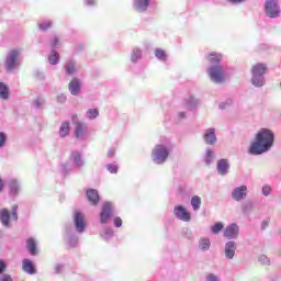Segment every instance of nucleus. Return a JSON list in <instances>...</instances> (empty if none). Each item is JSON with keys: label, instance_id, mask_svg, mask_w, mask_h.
I'll return each instance as SVG.
<instances>
[{"label": "nucleus", "instance_id": "obj_1", "mask_svg": "<svg viewBox=\"0 0 281 281\" xmlns=\"http://www.w3.org/2000/svg\"><path fill=\"white\" fill-rule=\"evenodd\" d=\"M274 139L276 136L273 135V132H271V130L261 128L257 133L255 142L251 143L248 153L250 155H262V153L271 150V146H273Z\"/></svg>", "mask_w": 281, "mask_h": 281}, {"label": "nucleus", "instance_id": "obj_2", "mask_svg": "<svg viewBox=\"0 0 281 281\" xmlns=\"http://www.w3.org/2000/svg\"><path fill=\"white\" fill-rule=\"evenodd\" d=\"M209 76L213 82H216V85H223V82H225L226 75L221 65H215L209 68Z\"/></svg>", "mask_w": 281, "mask_h": 281}, {"label": "nucleus", "instance_id": "obj_3", "mask_svg": "<svg viewBox=\"0 0 281 281\" xmlns=\"http://www.w3.org/2000/svg\"><path fill=\"white\" fill-rule=\"evenodd\" d=\"M168 148L164 145H156L151 151L153 160L156 164H164L168 159Z\"/></svg>", "mask_w": 281, "mask_h": 281}, {"label": "nucleus", "instance_id": "obj_4", "mask_svg": "<svg viewBox=\"0 0 281 281\" xmlns=\"http://www.w3.org/2000/svg\"><path fill=\"white\" fill-rule=\"evenodd\" d=\"M265 8L266 14L270 19H278V16H280V5H278V0H268Z\"/></svg>", "mask_w": 281, "mask_h": 281}, {"label": "nucleus", "instance_id": "obj_5", "mask_svg": "<svg viewBox=\"0 0 281 281\" xmlns=\"http://www.w3.org/2000/svg\"><path fill=\"white\" fill-rule=\"evenodd\" d=\"M173 214L179 218V221H183L184 223H190L192 220V215L188 212V209L183 205H178L173 209Z\"/></svg>", "mask_w": 281, "mask_h": 281}, {"label": "nucleus", "instance_id": "obj_6", "mask_svg": "<svg viewBox=\"0 0 281 281\" xmlns=\"http://www.w3.org/2000/svg\"><path fill=\"white\" fill-rule=\"evenodd\" d=\"M19 58V49H12L10 55H8L4 67L7 71H12L16 67V59Z\"/></svg>", "mask_w": 281, "mask_h": 281}, {"label": "nucleus", "instance_id": "obj_7", "mask_svg": "<svg viewBox=\"0 0 281 281\" xmlns=\"http://www.w3.org/2000/svg\"><path fill=\"white\" fill-rule=\"evenodd\" d=\"M72 123L75 124V137H77V139L79 137H82V135H85V133L87 132V126H85L83 123H80L78 121V114H74L72 115Z\"/></svg>", "mask_w": 281, "mask_h": 281}, {"label": "nucleus", "instance_id": "obj_8", "mask_svg": "<svg viewBox=\"0 0 281 281\" xmlns=\"http://www.w3.org/2000/svg\"><path fill=\"white\" fill-rule=\"evenodd\" d=\"M111 214H113V204L111 202H105L101 212V223H109V218H111Z\"/></svg>", "mask_w": 281, "mask_h": 281}, {"label": "nucleus", "instance_id": "obj_9", "mask_svg": "<svg viewBox=\"0 0 281 281\" xmlns=\"http://www.w3.org/2000/svg\"><path fill=\"white\" fill-rule=\"evenodd\" d=\"M238 232H240V228L236 223H233L224 229V237L228 239L238 238Z\"/></svg>", "mask_w": 281, "mask_h": 281}, {"label": "nucleus", "instance_id": "obj_10", "mask_svg": "<svg viewBox=\"0 0 281 281\" xmlns=\"http://www.w3.org/2000/svg\"><path fill=\"white\" fill-rule=\"evenodd\" d=\"M246 196H247L246 186L237 187L232 193V198L234 199V201H243V199H246Z\"/></svg>", "mask_w": 281, "mask_h": 281}, {"label": "nucleus", "instance_id": "obj_11", "mask_svg": "<svg viewBox=\"0 0 281 281\" xmlns=\"http://www.w3.org/2000/svg\"><path fill=\"white\" fill-rule=\"evenodd\" d=\"M22 271L29 273L30 276H34L36 273V268L34 267V262L30 259H23L22 261Z\"/></svg>", "mask_w": 281, "mask_h": 281}, {"label": "nucleus", "instance_id": "obj_12", "mask_svg": "<svg viewBox=\"0 0 281 281\" xmlns=\"http://www.w3.org/2000/svg\"><path fill=\"white\" fill-rule=\"evenodd\" d=\"M68 89H69L71 95H78V93L81 89L80 80L78 78H72L68 85Z\"/></svg>", "mask_w": 281, "mask_h": 281}, {"label": "nucleus", "instance_id": "obj_13", "mask_svg": "<svg viewBox=\"0 0 281 281\" xmlns=\"http://www.w3.org/2000/svg\"><path fill=\"white\" fill-rule=\"evenodd\" d=\"M74 218L76 229L79 232H85V215H82L80 212H76Z\"/></svg>", "mask_w": 281, "mask_h": 281}, {"label": "nucleus", "instance_id": "obj_14", "mask_svg": "<svg viewBox=\"0 0 281 281\" xmlns=\"http://www.w3.org/2000/svg\"><path fill=\"white\" fill-rule=\"evenodd\" d=\"M252 76L263 77L267 74V64H255L251 68Z\"/></svg>", "mask_w": 281, "mask_h": 281}, {"label": "nucleus", "instance_id": "obj_15", "mask_svg": "<svg viewBox=\"0 0 281 281\" xmlns=\"http://www.w3.org/2000/svg\"><path fill=\"white\" fill-rule=\"evenodd\" d=\"M150 5V0H134V8L137 12H146Z\"/></svg>", "mask_w": 281, "mask_h": 281}, {"label": "nucleus", "instance_id": "obj_16", "mask_svg": "<svg viewBox=\"0 0 281 281\" xmlns=\"http://www.w3.org/2000/svg\"><path fill=\"white\" fill-rule=\"evenodd\" d=\"M235 254H236V243H234V241L226 243V246H225L226 258L232 260L234 258Z\"/></svg>", "mask_w": 281, "mask_h": 281}, {"label": "nucleus", "instance_id": "obj_17", "mask_svg": "<svg viewBox=\"0 0 281 281\" xmlns=\"http://www.w3.org/2000/svg\"><path fill=\"white\" fill-rule=\"evenodd\" d=\"M216 131L214 128L206 130L204 134V139L206 144H216Z\"/></svg>", "mask_w": 281, "mask_h": 281}, {"label": "nucleus", "instance_id": "obj_18", "mask_svg": "<svg viewBox=\"0 0 281 281\" xmlns=\"http://www.w3.org/2000/svg\"><path fill=\"white\" fill-rule=\"evenodd\" d=\"M229 170V162H227V159H221L217 162V172L218 175H227Z\"/></svg>", "mask_w": 281, "mask_h": 281}, {"label": "nucleus", "instance_id": "obj_19", "mask_svg": "<svg viewBox=\"0 0 281 281\" xmlns=\"http://www.w3.org/2000/svg\"><path fill=\"white\" fill-rule=\"evenodd\" d=\"M87 198L90 201L92 205H98V202L100 201V195L95 191V189H90L87 191Z\"/></svg>", "mask_w": 281, "mask_h": 281}, {"label": "nucleus", "instance_id": "obj_20", "mask_svg": "<svg viewBox=\"0 0 281 281\" xmlns=\"http://www.w3.org/2000/svg\"><path fill=\"white\" fill-rule=\"evenodd\" d=\"M0 223L8 227L10 225V211L8 209L0 210Z\"/></svg>", "mask_w": 281, "mask_h": 281}, {"label": "nucleus", "instance_id": "obj_21", "mask_svg": "<svg viewBox=\"0 0 281 281\" xmlns=\"http://www.w3.org/2000/svg\"><path fill=\"white\" fill-rule=\"evenodd\" d=\"M206 60H209V63H212L213 65H216L221 63V60H223V55L221 53L213 52L206 56Z\"/></svg>", "mask_w": 281, "mask_h": 281}, {"label": "nucleus", "instance_id": "obj_22", "mask_svg": "<svg viewBox=\"0 0 281 281\" xmlns=\"http://www.w3.org/2000/svg\"><path fill=\"white\" fill-rule=\"evenodd\" d=\"M9 190L12 196H16L19 194V190H21L19 182L16 180L9 181Z\"/></svg>", "mask_w": 281, "mask_h": 281}, {"label": "nucleus", "instance_id": "obj_23", "mask_svg": "<svg viewBox=\"0 0 281 281\" xmlns=\"http://www.w3.org/2000/svg\"><path fill=\"white\" fill-rule=\"evenodd\" d=\"M0 98L2 100H8L10 98V88L3 82H0Z\"/></svg>", "mask_w": 281, "mask_h": 281}, {"label": "nucleus", "instance_id": "obj_24", "mask_svg": "<svg viewBox=\"0 0 281 281\" xmlns=\"http://www.w3.org/2000/svg\"><path fill=\"white\" fill-rule=\"evenodd\" d=\"M26 247L31 256H36V241L33 238L26 240Z\"/></svg>", "mask_w": 281, "mask_h": 281}, {"label": "nucleus", "instance_id": "obj_25", "mask_svg": "<svg viewBox=\"0 0 281 281\" xmlns=\"http://www.w3.org/2000/svg\"><path fill=\"white\" fill-rule=\"evenodd\" d=\"M69 122H64L61 123L60 130H59V135L60 137H67V135H69Z\"/></svg>", "mask_w": 281, "mask_h": 281}, {"label": "nucleus", "instance_id": "obj_26", "mask_svg": "<svg viewBox=\"0 0 281 281\" xmlns=\"http://www.w3.org/2000/svg\"><path fill=\"white\" fill-rule=\"evenodd\" d=\"M251 82H252L254 87H263L265 86V77L252 76Z\"/></svg>", "mask_w": 281, "mask_h": 281}, {"label": "nucleus", "instance_id": "obj_27", "mask_svg": "<svg viewBox=\"0 0 281 281\" xmlns=\"http://www.w3.org/2000/svg\"><path fill=\"white\" fill-rule=\"evenodd\" d=\"M52 25H53V22L50 20H44L40 22L38 27L40 30H42V32H47V30H49Z\"/></svg>", "mask_w": 281, "mask_h": 281}, {"label": "nucleus", "instance_id": "obj_28", "mask_svg": "<svg viewBox=\"0 0 281 281\" xmlns=\"http://www.w3.org/2000/svg\"><path fill=\"white\" fill-rule=\"evenodd\" d=\"M58 60H59L58 53H56V50H53L48 56V63H50V65H58Z\"/></svg>", "mask_w": 281, "mask_h": 281}, {"label": "nucleus", "instance_id": "obj_29", "mask_svg": "<svg viewBox=\"0 0 281 281\" xmlns=\"http://www.w3.org/2000/svg\"><path fill=\"white\" fill-rule=\"evenodd\" d=\"M66 74H68V76L76 74V64L74 61L66 63Z\"/></svg>", "mask_w": 281, "mask_h": 281}, {"label": "nucleus", "instance_id": "obj_30", "mask_svg": "<svg viewBox=\"0 0 281 281\" xmlns=\"http://www.w3.org/2000/svg\"><path fill=\"white\" fill-rule=\"evenodd\" d=\"M142 58V50L139 48H136L132 52L131 60L132 63H137Z\"/></svg>", "mask_w": 281, "mask_h": 281}, {"label": "nucleus", "instance_id": "obj_31", "mask_svg": "<svg viewBox=\"0 0 281 281\" xmlns=\"http://www.w3.org/2000/svg\"><path fill=\"white\" fill-rule=\"evenodd\" d=\"M191 205L192 209L194 210V212H196V210H199V207H201V199L195 195L191 199Z\"/></svg>", "mask_w": 281, "mask_h": 281}, {"label": "nucleus", "instance_id": "obj_32", "mask_svg": "<svg viewBox=\"0 0 281 281\" xmlns=\"http://www.w3.org/2000/svg\"><path fill=\"white\" fill-rule=\"evenodd\" d=\"M155 56L157 57L158 60H166L167 58L166 50L161 48H157L155 50Z\"/></svg>", "mask_w": 281, "mask_h": 281}, {"label": "nucleus", "instance_id": "obj_33", "mask_svg": "<svg viewBox=\"0 0 281 281\" xmlns=\"http://www.w3.org/2000/svg\"><path fill=\"white\" fill-rule=\"evenodd\" d=\"M210 240L207 238H202L200 239V247L202 251H207V249H210Z\"/></svg>", "mask_w": 281, "mask_h": 281}, {"label": "nucleus", "instance_id": "obj_34", "mask_svg": "<svg viewBox=\"0 0 281 281\" xmlns=\"http://www.w3.org/2000/svg\"><path fill=\"white\" fill-rule=\"evenodd\" d=\"M87 115H88L89 120H95V117H98V115H100V112L98 111V109H90V110H88Z\"/></svg>", "mask_w": 281, "mask_h": 281}, {"label": "nucleus", "instance_id": "obj_35", "mask_svg": "<svg viewBox=\"0 0 281 281\" xmlns=\"http://www.w3.org/2000/svg\"><path fill=\"white\" fill-rule=\"evenodd\" d=\"M223 227H225L224 225H223V222H217V223H215L213 226H212V232H213V234H218L222 229H223Z\"/></svg>", "mask_w": 281, "mask_h": 281}, {"label": "nucleus", "instance_id": "obj_36", "mask_svg": "<svg viewBox=\"0 0 281 281\" xmlns=\"http://www.w3.org/2000/svg\"><path fill=\"white\" fill-rule=\"evenodd\" d=\"M72 158H74V161L77 164V166H82V156L80 155V153L78 151L72 153Z\"/></svg>", "mask_w": 281, "mask_h": 281}, {"label": "nucleus", "instance_id": "obj_37", "mask_svg": "<svg viewBox=\"0 0 281 281\" xmlns=\"http://www.w3.org/2000/svg\"><path fill=\"white\" fill-rule=\"evenodd\" d=\"M18 210H19V205L14 204L12 206V213H11V216L14 221H19V214L16 213Z\"/></svg>", "mask_w": 281, "mask_h": 281}, {"label": "nucleus", "instance_id": "obj_38", "mask_svg": "<svg viewBox=\"0 0 281 281\" xmlns=\"http://www.w3.org/2000/svg\"><path fill=\"white\" fill-rule=\"evenodd\" d=\"M8 139V136L5 133L0 132V148H3L5 146V140Z\"/></svg>", "mask_w": 281, "mask_h": 281}, {"label": "nucleus", "instance_id": "obj_39", "mask_svg": "<svg viewBox=\"0 0 281 281\" xmlns=\"http://www.w3.org/2000/svg\"><path fill=\"white\" fill-rule=\"evenodd\" d=\"M106 169L112 175H117V166L116 165L110 164V165L106 166Z\"/></svg>", "mask_w": 281, "mask_h": 281}, {"label": "nucleus", "instance_id": "obj_40", "mask_svg": "<svg viewBox=\"0 0 281 281\" xmlns=\"http://www.w3.org/2000/svg\"><path fill=\"white\" fill-rule=\"evenodd\" d=\"M262 194H265V196H269L271 194V187L265 186L262 188Z\"/></svg>", "mask_w": 281, "mask_h": 281}, {"label": "nucleus", "instance_id": "obj_41", "mask_svg": "<svg viewBox=\"0 0 281 281\" xmlns=\"http://www.w3.org/2000/svg\"><path fill=\"white\" fill-rule=\"evenodd\" d=\"M212 157H214V153L212 150L206 151V164H211Z\"/></svg>", "mask_w": 281, "mask_h": 281}, {"label": "nucleus", "instance_id": "obj_42", "mask_svg": "<svg viewBox=\"0 0 281 281\" xmlns=\"http://www.w3.org/2000/svg\"><path fill=\"white\" fill-rule=\"evenodd\" d=\"M206 281H218V278L215 274L210 273L206 276Z\"/></svg>", "mask_w": 281, "mask_h": 281}, {"label": "nucleus", "instance_id": "obj_43", "mask_svg": "<svg viewBox=\"0 0 281 281\" xmlns=\"http://www.w3.org/2000/svg\"><path fill=\"white\" fill-rule=\"evenodd\" d=\"M0 281H14V280L12 279V276H10V274H3L0 278Z\"/></svg>", "mask_w": 281, "mask_h": 281}, {"label": "nucleus", "instance_id": "obj_44", "mask_svg": "<svg viewBox=\"0 0 281 281\" xmlns=\"http://www.w3.org/2000/svg\"><path fill=\"white\" fill-rule=\"evenodd\" d=\"M7 267L8 266L5 265V262L3 260H0V274L2 273V271H5Z\"/></svg>", "mask_w": 281, "mask_h": 281}, {"label": "nucleus", "instance_id": "obj_45", "mask_svg": "<svg viewBox=\"0 0 281 281\" xmlns=\"http://www.w3.org/2000/svg\"><path fill=\"white\" fill-rule=\"evenodd\" d=\"M114 225H115V227H120L122 225V218L115 217L114 218Z\"/></svg>", "mask_w": 281, "mask_h": 281}, {"label": "nucleus", "instance_id": "obj_46", "mask_svg": "<svg viewBox=\"0 0 281 281\" xmlns=\"http://www.w3.org/2000/svg\"><path fill=\"white\" fill-rule=\"evenodd\" d=\"M108 157H115V148H111L108 150Z\"/></svg>", "mask_w": 281, "mask_h": 281}, {"label": "nucleus", "instance_id": "obj_47", "mask_svg": "<svg viewBox=\"0 0 281 281\" xmlns=\"http://www.w3.org/2000/svg\"><path fill=\"white\" fill-rule=\"evenodd\" d=\"M269 223H270L269 220H265V221L262 222V224H261L262 229H267V227H269Z\"/></svg>", "mask_w": 281, "mask_h": 281}, {"label": "nucleus", "instance_id": "obj_48", "mask_svg": "<svg viewBox=\"0 0 281 281\" xmlns=\"http://www.w3.org/2000/svg\"><path fill=\"white\" fill-rule=\"evenodd\" d=\"M3 188H5V183H3V179L0 177V192H3Z\"/></svg>", "mask_w": 281, "mask_h": 281}, {"label": "nucleus", "instance_id": "obj_49", "mask_svg": "<svg viewBox=\"0 0 281 281\" xmlns=\"http://www.w3.org/2000/svg\"><path fill=\"white\" fill-rule=\"evenodd\" d=\"M87 5H95V0H86Z\"/></svg>", "mask_w": 281, "mask_h": 281}, {"label": "nucleus", "instance_id": "obj_50", "mask_svg": "<svg viewBox=\"0 0 281 281\" xmlns=\"http://www.w3.org/2000/svg\"><path fill=\"white\" fill-rule=\"evenodd\" d=\"M56 45H58V37H55L52 42L53 47H56Z\"/></svg>", "mask_w": 281, "mask_h": 281}, {"label": "nucleus", "instance_id": "obj_51", "mask_svg": "<svg viewBox=\"0 0 281 281\" xmlns=\"http://www.w3.org/2000/svg\"><path fill=\"white\" fill-rule=\"evenodd\" d=\"M65 100H67V98L65 95L58 97L59 102H65Z\"/></svg>", "mask_w": 281, "mask_h": 281}, {"label": "nucleus", "instance_id": "obj_52", "mask_svg": "<svg viewBox=\"0 0 281 281\" xmlns=\"http://www.w3.org/2000/svg\"><path fill=\"white\" fill-rule=\"evenodd\" d=\"M231 3H240L243 0H229Z\"/></svg>", "mask_w": 281, "mask_h": 281}, {"label": "nucleus", "instance_id": "obj_53", "mask_svg": "<svg viewBox=\"0 0 281 281\" xmlns=\"http://www.w3.org/2000/svg\"><path fill=\"white\" fill-rule=\"evenodd\" d=\"M180 117H186V113H180Z\"/></svg>", "mask_w": 281, "mask_h": 281}]
</instances>
